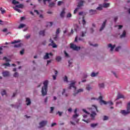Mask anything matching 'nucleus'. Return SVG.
Masks as SVG:
<instances>
[{
	"label": "nucleus",
	"instance_id": "nucleus-1",
	"mask_svg": "<svg viewBox=\"0 0 130 130\" xmlns=\"http://www.w3.org/2000/svg\"><path fill=\"white\" fill-rule=\"evenodd\" d=\"M76 84V81H72L71 82V84H70V86L69 87V89H71V88H73V90H74V93H73V95L74 96H76L77 94L78 93H81V92H83L84 91V89L81 88L77 90V87L75 86Z\"/></svg>",
	"mask_w": 130,
	"mask_h": 130
},
{
	"label": "nucleus",
	"instance_id": "nucleus-2",
	"mask_svg": "<svg viewBox=\"0 0 130 130\" xmlns=\"http://www.w3.org/2000/svg\"><path fill=\"white\" fill-rule=\"evenodd\" d=\"M91 100H99L101 105H102L103 104H104L105 105H106V104H109L110 105H113V103L112 101H110L109 102H106L103 100V98L102 96H100L98 99L95 98H91Z\"/></svg>",
	"mask_w": 130,
	"mask_h": 130
},
{
	"label": "nucleus",
	"instance_id": "nucleus-3",
	"mask_svg": "<svg viewBox=\"0 0 130 130\" xmlns=\"http://www.w3.org/2000/svg\"><path fill=\"white\" fill-rule=\"evenodd\" d=\"M89 111L91 112L90 115V117H91L92 119H94L96 115V111L98 112L97 107L96 106H92V108L89 109Z\"/></svg>",
	"mask_w": 130,
	"mask_h": 130
},
{
	"label": "nucleus",
	"instance_id": "nucleus-4",
	"mask_svg": "<svg viewBox=\"0 0 130 130\" xmlns=\"http://www.w3.org/2000/svg\"><path fill=\"white\" fill-rule=\"evenodd\" d=\"M44 86L42 88V94L43 96H45L47 94V86L48 85V81L45 80L44 83Z\"/></svg>",
	"mask_w": 130,
	"mask_h": 130
},
{
	"label": "nucleus",
	"instance_id": "nucleus-5",
	"mask_svg": "<svg viewBox=\"0 0 130 130\" xmlns=\"http://www.w3.org/2000/svg\"><path fill=\"white\" fill-rule=\"evenodd\" d=\"M120 113L125 116V115H127V114H129L130 113V102H129L127 104L126 110H121L120 111Z\"/></svg>",
	"mask_w": 130,
	"mask_h": 130
},
{
	"label": "nucleus",
	"instance_id": "nucleus-6",
	"mask_svg": "<svg viewBox=\"0 0 130 130\" xmlns=\"http://www.w3.org/2000/svg\"><path fill=\"white\" fill-rule=\"evenodd\" d=\"M70 47L71 48H72V49H73V50H76V51L80 50V49H81V47L77 46V45L73 43H71L70 44Z\"/></svg>",
	"mask_w": 130,
	"mask_h": 130
},
{
	"label": "nucleus",
	"instance_id": "nucleus-7",
	"mask_svg": "<svg viewBox=\"0 0 130 130\" xmlns=\"http://www.w3.org/2000/svg\"><path fill=\"white\" fill-rule=\"evenodd\" d=\"M83 6H84V5L83 4V1H82L81 3H78L77 8L75 9V10H74V14H76V13L78 12V10H79V9H81V8L83 7Z\"/></svg>",
	"mask_w": 130,
	"mask_h": 130
},
{
	"label": "nucleus",
	"instance_id": "nucleus-8",
	"mask_svg": "<svg viewBox=\"0 0 130 130\" xmlns=\"http://www.w3.org/2000/svg\"><path fill=\"white\" fill-rule=\"evenodd\" d=\"M50 56H52V53H46V55L44 56V59H48L50 57Z\"/></svg>",
	"mask_w": 130,
	"mask_h": 130
},
{
	"label": "nucleus",
	"instance_id": "nucleus-9",
	"mask_svg": "<svg viewBox=\"0 0 130 130\" xmlns=\"http://www.w3.org/2000/svg\"><path fill=\"white\" fill-rule=\"evenodd\" d=\"M78 117H79V114H75L73 116L72 119L76 121V122H79V119H77Z\"/></svg>",
	"mask_w": 130,
	"mask_h": 130
},
{
	"label": "nucleus",
	"instance_id": "nucleus-10",
	"mask_svg": "<svg viewBox=\"0 0 130 130\" xmlns=\"http://www.w3.org/2000/svg\"><path fill=\"white\" fill-rule=\"evenodd\" d=\"M47 124V121H42L41 122H40V127H43V126H45L46 124Z\"/></svg>",
	"mask_w": 130,
	"mask_h": 130
},
{
	"label": "nucleus",
	"instance_id": "nucleus-11",
	"mask_svg": "<svg viewBox=\"0 0 130 130\" xmlns=\"http://www.w3.org/2000/svg\"><path fill=\"white\" fill-rule=\"evenodd\" d=\"M50 42H51V44H49V46H52L53 48L57 47V46L56 44L53 43V41L52 40L50 39Z\"/></svg>",
	"mask_w": 130,
	"mask_h": 130
},
{
	"label": "nucleus",
	"instance_id": "nucleus-12",
	"mask_svg": "<svg viewBox=\"0 0 130 130\" xmlns=\"http://www.w3.org/2000/svg\"><path fill=\"white\" fill-rule=\"evenodd\" d=\"M82 111H83V112H84V113H85V115H83V116L84 118H87V117H88V116L90 115V113L88 112L85 109H83Z\"/></svg>",
	"mask_w": 130,
	"mask_h": 130
},
{
	"label": "nucleus",
	"instance_id": "nucleus-13",
	"mask_svg": "<svg viewBox=\"0 0 130 130\" xmlns=\"http://www.w3.org/2000/svg\"><path fill=\"white\" fill-rule=\"evenodd\" d=\"M106 22H107V20H105L104 21V22L103 23L102 26L101 27V28L100 29V31H102L103 30V29H104V28H105V26L106 25Z\"/></svg>",
	"mask_w": 130,
	"mask_h": 130
},
{
	"label": "nucleus",
	"instance_id": "nucleus-14",
	"mask_svg": "<svg viewBox=\"0 0 130 130\" xmlns=\"http://www.w3.org/2000/svg\"><path fill=\"white\" fill-rule=\"evenodd\" d=\"M121 98L124 99V96L123 95V94L119 93H118L116 100H118V99H120Z\"/></svg>",
	"mask_w": 130,
	"mask_h": 130
},
{
	"label": "nucleus",
	"instance_id": "nucleus-15",
	"mask_svg": "<svg viewBox=\"0 0 130 130\" xmlns=\"http://www.w3.org/2000/svg\"><path fill=\"white\" fill-rule=\"evenodd\" d=\"M108 47L109 48H111V49H110L111 51H113V49H114V48H115V45H112L111 44H109L108 45Z\"/></svg>",
	"mask_w": 130,
	"mask_h": 130
},
{
	"label": "nucleus",
	"instance_id": "nucleus-16",
	"mask_svg": "<svg viewBox=\"0 0 130 130\" xmlns=\"http://www.w3.org/2000/svg\"><path fill=\"white\" fill-rule=\"evenodd\" d=\"M3 77H8L10 75V72L9 71H4L2 73Z\"/></svg>",
	"mask_w": 130,
	"mask_h": 130
},
{
	"label": "nucleus",
	"instance_id": "nucleus-17",
	"mask_svg": "<svg viewBox=\"0 0 130 130\" xmlns=\"http://www.w3.org/2000/svg\"><path fill=\"white\" fill-rule=\"evenodd\" d=\"M97 13V11L95 10H89L90 15H95Z\"/></svg>",
	"mask_w": 130,
	"mask_h": 130
},
{
	"label": "nucleus",
	"instance_id": "nucleus-18",
	"mask_svg": "<svg viewBox=\"0 0 130 130\" xmlns=\"http://www.w3.org/2000/svg\"><path fill=\"white\" fill-rule=\"evenodd\" d=\"M86 90H87V91H91V90H92V87L91 85L89 84L86 85Z\"/></svg>",
	"mask_w": 130,
	"mask_h": 130
},
{
	"label": "nucleus",
	"instance_id": "nucleus-19",
	"mask_svg": "<svg viewBox=\"0 0 130 130\" xmlns=\"http://www.w3.org/2000/svg\"><path fill=\"white\" fill-rule=\"evenodd\" d=\"M125 35H126V32H125V30H124L122 35L120 36V38H124V37H125Z\"/></svg>",
	"mask_w": 130,
	"mask_h": 130
},
{
	"label": "nucleus",
	"instance_id": "nucleus-20",
	"mask_svg": "<svg viewBox=\"0 0 130 130\" xmlns=\"http://www.w3.org/2000/svg\"><path fill=\"white\" fill-rule=\"evenodd\" d=\"M26 103L27 105H30L31 104V100L29 98H26Z\"/></svg>",
	"mask_w": 130,
	"mask_h": 130
},
{
	"label": "nucleus",
	"instance_id": "nucleus-21",
	"mask_svg": "<svg viewBox=\"0 0 130 130\" xmlns=\"http://www.w3.org/2000/svg\"><path fill=\"white\" fill-rule=\"evenodd\" d=\"M39 35H40L41 36H44L45 34V30H41L39 33Z\"/></svg>",
	"mask_w": 130,
	"mask_h": 130
},
{
	"label": "nucleus",
	"instance_id": "nucleus-22",
	"mask_svg": "<svg viewBox=\"0 0 130 130\" xmlns=\"http://www.w3.org/2000/svg\"><path fill=\"white\" fill-rule=\"evenodd\" d=\"M110 5V4L109 3H107V4L104 3L103 4V8H108V7H109Z\"/></svg>",
	"mask_w": 130,
	"mask_h": 130
},
{
	"label": "nucleus",
	"instance_id": "nucleus-23",
	"mask_svg": "<svg viewBox=\"0 0 130 130\" xmlns=\"http://www.w3.org/2000/svg\"><path fill=\"white\" fill-rule=\"evenodd\" d=\"M16 8H18L19 9H22L24 8V5L23 4H19L18 5H16Z\"/></svg>",
	"mask_w": 130,
	"mask_h": 130
},
{
	"label": "nucleus",
	"instance_id": "nucleus-24",
	"mask_svg": "<svg viewBox=\"0 0 130 130\" xmlns=\"http://www.w3.org/2000/svg\"><path fill=\"white\" fill-rule=\"evenodd\" d=\"M3 59L4 60H5V61H6V62L11 61V60L10 59H8V58H7V57H4Z\"/></svg>",
	"mask_w": 130,
	"mask_h": 130
},
{
	"label": "nucleus",
	"instance_id": "nucleus-25",
	"mask_svg": "<svg viewBox=\"0 0 130 130\" xmlns=\"http://www.w3.org/2000/svg\"><path fill=\"white\" fill-rule=\"evenodd\" d=\"M109 119V117L107 116H104V117L103 118V120L104 121L108 120Z\"/></svg>",
	"mask_w": 130,
	"mask_h": 130
},
{
	"label": "nucleus",
	"instance_id": "nucleus-26",
	"mask_svg": "<svg viewBox=\"0 0 130 130\" xmlns=\"http://www.w3.org/2000/svg\"><path fill=\"white\" fill-rule=\"evenodd\" d=\"M64 10H62V11L60 13V17H61V18H63L64 17Z\"/></svg>",
	"mask_w": 130,
	"mask_h": 130
},
{
	"label": "nucleus",
	"instance_id": "nucleus-27",
	"mask_svg": "<svg viewBox=\"0 0 130 130\" xmlns=\"http://www.w3.org/2000/svg\"><path fill=\"white\" fill-rule=\"evenodd\" d=\"M14 9L16 11V12H18V13H21V10L19 9L18 8V7H14Z\"/></svg>",
	"mask_w": 130,
	"mask_h": 130
},
{
	"label": "nucleus",
	"instance_id": "nucleus-28",
	"mask_svg": "<svg viewBox=\"0 0 130 130\" xmlns=\"http://www.w3.org/2000/svg\"><path fill=\"white\" fill-rule=\"evenodd\" d=\"M3 66H5L6 67H11V64L9 62H6L3 64Z\"/></svg>",
	"mask_w": 130,
	"mask_h": 130
},
{
	"label": "nucleus",
	"instance_id": "nucleus-29",
	"mask_svg": "<svg viewBox=\"0 0 130 130\" xmlns=\"http://www.w3.org/2000/svg\"><path fill=\"white\" fill-rule=\"evenodd\" d=\"M74 30L77 32L78 30H79V26L78 25H74Z\"/></svg>",
	"mask_w": 130,
	"mask_h": 130
},
{
	"label": "nucleus",
	"instance_id": "nucleus-30",
	"mask_svg": "<svg viewBox=\"0 0 130 130\" xmlns=\"http://www.w3.org/2000/svg\"><path fill=\"white\" fill-rule=\"evenodd\" d=\"M64 82H66V83H69V80H68V77L67 76H65L63 78Z\"/></svg>",
	"mask_w": 130,
	"mask_h": 130
},
{
	"label": "nucleus",
	"instance_id": "nucleus-31",
	"mask_svg": "<svg viewBox=\"0 0 130 130\" xmlns=\"http://www.w3.org/2000/svg\"><path fill=\"white\" fill-rule=\"evenodd\" d=\"M66 89H63V92H62V94L63 96H65L66 97L68 96V94H67V93H66Z\"/></svg>",
	"mask_w": 130,
	"mask_h": 130
},
{
	"label": "nucleus",
	"instance_id": "nucleus-32",
	"mask_svg": "<svg viewBox=\"0 0 130 130\" xmlns=\"http://www.w3.org/2000/svg\"><path fill=\"white\" fill-rule=\"evenodd\" d=\"M99 86L100 88H104V83H99Z\"/></svg>",
	"mask_w": 130,
	"mask_h": 130
},
{
	"label": "nucleus",
	"instance_id": "nucleus-33",
	"mask_svg": "<svg viewBox=\"0 0 130 130\" xmlns=\"http://www.w3.org/2000/svg\"><path fill=\"white\" fill-rule=\"evenodd\" d=\"M21 46H22V44H19L14 45L15 48H19V47H21Z\"/></svg>",
	"mask_w": 130,
	"mask_h": 130
},
{
	"label": "nucleus",
	"instance_id": "nucleus-34",
	"mask_svg": "<svg viewBox=\"0 0 130 130\" xmlns=\"http://www.w3.org/2000/svg\"><path fill=\"white\" fill-rule=\"evenodd\" d=\"M96 76H97V73H95L94 72H92L91 74V77H96Z\"/></svg>",
	"mask_w": 130,
	"mask_h": 130
},
{
	"label": "nucleus",
	"instance_id": "nucleus-35",
	"mask_svg": "<svg viewBox=\"0 0 130 130\" xmlns=\"http://www.w3.org/2000/svg\"><path fill=\"white\" fill-rule=\"evenodd\" d=\"M12 4L13 5H17V4H19V2L16 1V0H13Z\"/></svg>",
	"mask_w": 130,
	"mask_h": 130
},
{
	"label": "nucleus",
	"instance_id": "nucleus-36",
	"mask_svg": "<svg viewBox=\"0 0 130 130\" xmlns=\"http://www.w3.org/2000/svg\"><path fill=\"white\" fill-rule=\"evenodd\" d=\"M30 36H31L30 35L27 34V35L24 36V37H25V38H26V39H29V38H30Z\"/></svg>",
	"mask_w": 130,
	"mask_h": 130
},
{
	"label": "nucleus",
	"instance_id": "nucleus-37",
	"mask_svg": "<svg viewBox=\"0 0 130 130\" xmlns=\"http://www.w3.org/2000/svg\"><path fill=\"white\" fill-rule=\"evenodd\" d=\"M60 28H58L56 31V34L57 35H58V34L60 33Z\"/></svg>",
	"mask_w": 130,
	"mask_h": 130
},
{
	"label": "nucleus",
	"instance_id": "nucleus-38",
	"mask_svg": "<svg viewBox=\"0 0 130 130\" xmlns=\"http://www.w3.org/2000/svg\"><path fill=\"white\" fill-rule=\"evenodd\" d=\"M61 59V57H60V56H58L56 57V60H57L58 61H60Z\"/></svg>",
	"mask_w": 130,
	"mask_h": 130
},
{
	"label": "nucleus",
	"instance_id": "nucleus-39",
	"mask_svg": "<svg viewBox=\"0 0 130 130\" xmlns=\"http://www.w3.org/2000/svg\"><path fill=\"white\" fill-rule=\"evenodd\" d=\"M62 4H63V2L59 1V2H58L57 5H58V6H61V5H62Z\"/></svg>",
	"mask_w": 130,
	"mask_h": 130
},
{
	"label": "nucleus",
	"instance_id": "nucleus-40",
	"mask_svg": "<svg viewBox=\"0 0 130 130\" xmlns=\"http://www.w3.org/2000/svg\"><path fill=\"white\" fill-rule=\"evenodd\" d=\"M0 11H1L2 14H5L6 13V10H3L2 8H0Z\"/></svg>",
	"mask_w": 130,
	"mask_h": 130
},
{
	"label": "nucleus",
	"instance_id": "nucleus-41",
	"mask_svg": "<svg viewBox=\"0 0 130 130\" xmlns=\"http://www.w3.org/2000/svg\"><path fill=\"white\" fill-rule=\"evenodd\" d=\"M24 26H25V24H20L19 28V29H21V28H24Z\"/></svg>",
	"mask_w": 130,
	"mask_h": 130
},
{
	"label": "nucleus",
	"instance_id": "nucleus-42",
	"mask_svg": "<svg viewBox=\"0 0 130 130\" xmlns=\"http://www.w3.org/2000/svg\"><path fill=\"white\" fill-rule=\"evenodd\" d=\"M19 41H20L19 40H15L14 41L11 42V44H15V43H18Z\"/></svg>",
	"mask_w": 130,
	"mask_h": 130
},
{
	"label": "nucleus",
	"instance_id": "nucleus-43",
	"mask_svg": "<svg viewBox=\"0 0 130 130\" xmlns=\"http://www.w3.org/2000/svg\"><path fill=\"white\" fill-rule=\"evenodd\" d=\"M121 47L120 46H118L115 48V51H118V50H119V49H121Z\"/></svg>",
	"mask_w": 130,
	"mask_h": 130
},
{
	"label": "nucleus",
	"instance_id": "nucleus-44",
	"mask_svg": "<svg viewBox=\"0 0 130 130\" xmlns=\"http://www.w3.org/2000/svg\"><path fill=\"white\" fill-rule=\"evenodd\" d=\"M1 94L2 96H4V95H6V90H4L1 92Z\"/></svg>",
	"mask_w": 130,
	"mask_h": 130
},
{
	"label": "nucleus",
	"instance_id": "nucleus-45",
	"mask_svg": "<svg viewBox=\"0 0 130 130\" xmlns=\"http://www.w3.org/2000/svg\"><path fill=\"white\" fill-rule=\"evenodd\" d=\"M13 76L15 78H17V77H18L19 76V74L17 72H15Z\"/></svg>",
	"mask_w": 130,
	"mask_h": 130
},
{
	"label": "nucleus",
	"instance_id": "nucleus-46",
	"mask_svg": "<svg viewBox=\"0 0 130 130\" xmlns=\"http://www.w3.org/2000/svg\"><path fill=\"white\" fill-rule=\"evenodd\" d=\"M52 25H53V22H51L48 23V26H50V27H51Z\"/></svg>",
	"mask_w": 130,
	"mask_h": 130
},
{
	"label": "nucleus",
	"instance_id": "nucleus-47",
	"mask_svg": "<svg viewBox=\"0 0 130 130\" xmlns=\"http://www.w3.org/2000/svg\"><path fill=\"white\" fill-rule=\"evenodd\" d=\"M89 43L90 45L94 46V47H96V46H98V45L97 44H95L94 45H93V44H91V43H90V42Z\"/></svg>",
	"mask_w": 130,
	"mask_h": 130
},
{
	"label": "nucleus",
	"instance_id": "nucleus-48",
	"mask_svg": "<svg viewBox=\"0 0 130 130\" xmlns=\"http://www.w3.org/2000/svg\"><path fill=\"white\" fill-rule=\"evenodd\" d=\"M71 17H72V14H71L70 13H68L67 14V18H71Z\"/></svg>",
	"mask_w": 130,
	"mask_h": 130
},
{
	"label": "nucleus",
	"instance_id": "nucleus-49",
	"mask_svg": "<svg viewBox=\"0 0 130 130\" xmlns=\"http://www.w3.org/2000/svg\"><path fill=\"white\" fill-rule=\"evenodd\" d=\"M57 114H58L59 116H61V114H62V112L58 111V112L57 113Z\"/></svg>",
	"mask_w": 130,
	"mask_h": 130
},
{
	"label": "nucleus",
	"instance_id": "nucleus-50",
	"mask_svg": "<svg viewBox=\"0 0 130 130\" xmlns=\"http://www.w3.org/2000/svg\"><path fill=\"white\" fill-rule=\"evenodd\" d=\"M57 38H58L57 35H56V36H55V37H53V39H54V40L55 41H57Z\"/></svg>",
	"mask_w": 130,
	"mask_h": 130
},
{
	"label": "nucleus",
	"instance_id": "nucleus-51",
	"mask_svg": "<svg viewBox=\"0 0 130 130\" xmlns=\"http://www.w3.org/2000/svg\"><path fill=\"white\" fill-rule=\"evenodd\" d=\"M85 34H86V31L82 32L81 37H85Z\"/></svg>",
	"mask_w": 130,
	"mask_h": 130
},
{
	"label": "nucleus",
	"instance_id": "nucleus-52",
	"mask_svg": "<svg viewBox=\"0 0 130 130\" xmlns=\"http://www.w3.org/2000/svg\"><path fill=\"white\" fill-rule=\"evenodd\" d=\"M82 120H83V121H84L85 122H86V123H89V122H90V121L86 120H85V119H83Z\"/></svg>",
	"mask_w": 130,
	"mask_h": 130
},
{
	"label": "nucleus",
	"instance_id": "nucleus-53",
	"mask_svg": "<svg viewBox=\"0 0 130 130\" xmlns=\"http://www.w3.org/2000/svg\"><path fill=\"white\" fill-rule=\"evenodd\" d=\"M64 53L65 54V56L68 57H69V54L67 53V52L66 51H64Z\"/></svg>",
	"mask_w": 130,
	"mask_h": 130
},
{
	"label": "nucleus",
	"instance_id": "nucleus-54",
	"mask_svg": "<svg viewBox=\"0 0 130 130\" xmlns=\"http://www.w3.org/2000/svg\"><path fill=\"white\" fill-rule=\"evenodd\" d=\"M97 126V124H91V127H95V126Z\"/></svg>",
	"mask_w": 130,
	"mask_h": 130
},
{
	"label": "nucleus",
	"instance_id": "nucleus-55",
	"mask_svg": "<svg viewBox=\"0 0 130 130\" xmlns=\"http://www.w3.org/2000/svg\"><path fill=\"white\" fill-rule=\"evenodd\" d=\"M82 24H83V25H85L86 24V21L85 20V19L84 18H83Z\"/></svg>",
	"mask_w": 130,
	"mask_h": 130
},
{
	"label": "nucleus",
	"instance_id": "nucleus-56",
	"mask_svg": "<svg viewBox=\"0 0 130 130\" xmlns=\"http://www.w3.org/2000/svg\"><path fill=\"white\" fill-rule=\"evenodd\" d=\"M96 10H99V11H101L102 10V7H99L96 8Z\"/></svg>",
	"mask_w": 130,
	"mask_h": 130
},
{
	"label": "nucleus",
	"instance_id": "nucleus-57",
	"mask_svg": "<svg viewBox=\"0 0 130 130\" xmlns=\"http://www.w3.org/2000/svg\"><path fill=\"white\" fill-rule=\"evenodd\" d=\"M78 40H79V41H82L83 42H84V39L79 38L78 39Z\"/></svg>",
	"mask_w": 130,
	"mask_h": 130
},
{
	"label": "nucleus",
	"instance_id": "nucleus-58",
	"mask_svg": "<svg viewBox=\"0 0 130 130\" xmlns=\"http://www.w3.org/2000/svg\"><path fill=\"white\" fill-rule=\"evenodd\" d=\"M50 1H51V0H43L44 5H45L46 4V2H50Z\"/></svg>",
	"mask_w": 130,
	"mask_h": 130
},
{
	"label": "nucleus",
	"instance_id": "nucleus-59",
	"mask_svg": "<svg viewBox=\"0 0 130 130\" xmlns=\"http://www.w3.org/2000/svg\"><path fill=\"white\" fill-rule=\"evenodd\" d=\"M54 125H56V123H52L51 126L53 127V126H54Z\"/></svg>",
	"mask_w": 130,
	"mask_h": 130
},
{
	"label": "nucleus",
	"instance_id": "nucleus-60",
	"mask_svg": "<svg viewBox=\"0 0 130 130\" xmlns=\"http://www.w3.org/2000/svg\"><path fill=\"white\" fill-rule=\"evenodd\" d=\"M69 67H72L71 64L72 63V61H69Z\"/></svg>",
	"mask_w": 130,
	"mask_h": 130
},
{
	"label": "nucleus",
	"instance_id": "nucleus-61",
	"mask_svg": "<svg viewBox=\"0 0 130 130\" xmlns=\"http://www.w3.org/2000/svg\"><path fill=\"white\" fill-rule=\"evenodd\" d=\"M50 109H51V112H52L53 111V110L54 109V107H51L50 108Z\"/></svg>",
	"mask_w": 130,
	"mask_h": 130
},
{
	"label": "nucleus",
	"instance_id": "nucleus-62",
	"mask_svg": "<svg viewBox=\"0 0 130 130\" xmlns=\"http://www.w3.org/2000/svg\"><path fill=\"white\" fill-rule=\"evenodd\" d=\"M116 27H118V29H121L122 25H117Z\"/></svg>",
	"mask_w": 130,
	"mask_h": 130
},
{
	"label": "nucleus",
	"instance_id": "nucleus-63",
	"mask_svg": "<svg viewBox=\"0 0 130 130\" xmlns=\"http://www.w3.org/2000/svg\"><path fill=\"white\" fill-rule=\"evenodd\" d=\"M20 54H21V55L24 54V50H22L20 51Z\"/></svg>",
	"mask_w": 130,
	"mask_h": 130
},
{
	"label": "nucleus",
	"instance_id": "nucleus-64",
	"mask_svg": "<svg viewBox=\"0 0 130 130\" xmlns=\"http://www.w3.org/2000/svg\"><path fill=\"white\" fill-rule=\"evenodd\" d=\"M7 31H8V29H7V28H4L3 30V32H7Z\"/></svg>",
	"mask_w": 130,
	"mask_h": 130
}]
</instances>
